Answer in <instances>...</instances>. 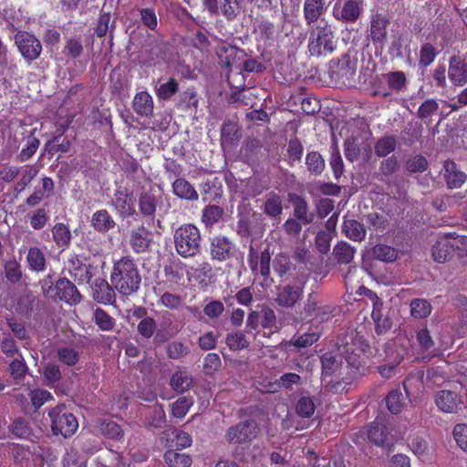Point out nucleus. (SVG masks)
Returning a JSON list of instances; mask_svg holds the SVG:
<instances>
[{"mask_svg": "<svg viewBox=\"0 0 467 467\" xmlns=\"http://www.w3.org/2000/svg\"><path fill=\"white\" fill-rule=\"evenodd\" d=\"M110 280L119 294L130 296L140 288L141 277L134 261L124 256L114 264Z\"/></svg>", "mask_w": 467, "mask_h": 467, "instance_id": "1", "label": "nucleus"}, {"mask_svg": "<svg viewBox=\"0 0 467 467\" xmlns=\"http://www.w3.org/2000/svg\"><path fill=\"white\" fill-rule=\"evenodd\" d=\"M337 47V41L332 26L321 20L318 25L310 30L308 38V51L313 57H327Z\"/></svg>", "mask_w": 467, "mask_h": 467, "instance_id": "2", "label": "nucleus"}, {"mask_svg": "<svg viewBox=\"0 0 467 467\" xmlns=\"http://www.w3.org/2000/svg\"><path fill=\"white\" fill-rule=\"evenodd\" d=\"M175 250L183 258L193 257L201 251L199 229L191 223L177 228L173 234Z\"/></svg>", "mask_w": 467, "mask_h": 467, "instance_id": "3", "label": "nucleus"}, {"mask_svg": "<svg viewBox=\"0 0 467 467\" xmlns=\"http://www.w3.org/2000/svg\"><path fill=\"white\" fill-rule=\"evenodd\" d=\"M463 386L460 382H450L434 394L438 410L444 413L457 414L464 408Z\"/></svg>", "mask_w": 467, "mask_h": 467, "instance_id": "4", "label": "nucleus"}, {"mask_svg": "<svg viewBox=\"0 0 467 467\" xmlns=\"http://www.w3.org/2000/svg\"><path fill=\"white\" fill-rule=\"evenodd\" d=\"M42 289L46 296L54 300L65 301L70 305H77L81 301V295L76 285L67 278L58 279L55 286L50 280L45 279Z\"/></svg>", "mask_w": 467, "mask_h": 467, "instance_id": "5", "label": "nucleus"}, {"mask_svg": "<svg viewBox=\"0 0 467 467\" xmlns=\"http://www.w3.org/2000/svg\"><path fill=\"white\" fill-rule=\"evenodd\" d=\"M51 420V428L55 435L61 434L67 438L78 430V423L76 417L66 410L65 405L52 409L48 413Z\"/></svg>", "mask_w": 467, "mask_h": 467, "instance_id": "6", "label": "nucleus"}, {"mask_svg": "<svg viewBox=\"0 0 467 467\" xmlns=\"http://www.w3.org/2000/svg\"><path fill=\"white\" fill-rule=\"evenodd\" d=\"M257 423L253 420L240 421L231 426L225 433V440L231 444L251 442L258 434Z\"/></svg>", "mask_w": 467, "mask_h": 467, "instance_id": "7", "label": "nucleus"}, {"mask_svg": "<svg viewBox=\"0 0 467 467\" xmlns=\"http://www.w3.org/2000/svg\"><path fill=\"white\" fill-rule=\"evenodd\" d=\"M168 44L159 35L147 34L140 48V56L145 62L165 60Z\"/></svg>", "mask_w": 467, "mask_h": 467, "instance_id": "8", "label": "nucleus"}, {"mask_svg": "<svg viewBox=\"0 0 467 467\" xmlns=\"http://www.w3.org/2000/svg\"><path fill=\"white\" fill-rule=\"evenodd\" d=\"M15 42L23 57L28 62L36 60L41 54V43L32 34L19 31L15 36Z\"/></svg>", "mask_w": 467, "mask_h": 467, "instance_id": "9", "label": "nucleus"}, {"mask_svg": "<svg viewBox=\"0 0 467 467\" xmlns=\"http://www.w3.org/2000/svg\"><path fill=\"white\" fill-rule=\"evenodd\" d=\"M248 265L254 274H260L266 281L271 274V253L269 247L261 252L260 256L253 245L249 247Z\"/></svg>", "mask_w": 467, "mask_h": 467, "instance_id": "10", "label": "nucleus"}, {"mask_svg": "<svg viewBox=\"0 0 467 467\" xmlns=\"http://www.w3.org/2000/svg\"><path fill=\"white\" fill-rule=\"evenodd\" d=\"M305 283L302 280H296L291 284L278 287L275 302L283 307H293L301 298Z\"/></svg>", "mask_w": 467, "mask_h": 467, "instance_id": "11", "label": "nucleus"}, {"mask_svg": "<svg viewBox=\"0 0 467 467\" xmlns=\"http://www.w3.org/2000/svg\"><path fill=\"white\" fill-rule=\"evenodd\" d=\"M211 255L219 262L226 261L235 255L234 245L227 237L216 236L211 243Z\"/></svg>", "mask_w": 467, "mask_h": 467, "instance_id": "12", "label": "nucleus"}, {"mask_svg": "<svg viewBox=\"0 0 467 467\" xmlns=\"http://www.w3.org/2000/svg\"><path fill=\"white\" fill-rule=\"evenodd\" d=\"M150 244L151 234L144 225H140L130 231V244L135 253H145L148 251Z\"/></svg>", "mask_w": 467, "mask_h": 467, "instance_id": "13", "label": "nucleus"}, {"mask_svg": "<svg viewBox=\"0 0 467 467\" xmlns=\"http://www.w3.org/2000/svg\"><path fill=\"white\" fill-rule=\"evenodd\" d=\"M92 296L95 301L100 304H111L115 300L114 289L103 278L95 279L92 286Z\"/></svg>", "mask_w": 467, "mask_h": 467, "instance_id": "14", "label": "nucleus"}, {"mask_svg": "<svg viewBox=\"0 0 467 467\" xmlns=\"http://www.w3.org/2000/svg\"><path fill=\"white\" fill-rule=\"evenodd\" d=\"M444 179L450 189L460 188L467 180V175L459 170L456 163L447 160L444 161Z\"/></svg>", "mask_w": 467, "mask_h": 467, "instance_id": "15", "label": "nucleus"}, {"mask_svg": "<svg viewBox=\"0 0 467 467\" xmlns=\"http://www.w3.org/2000/svg\"><path fill=\"white\" fill-rule=\"evenodd\" d=\"M448 77L453 85L463 87L467 83V64L452 57L450 59Z\"/></svg>", "mask_w": 467, "mask_h": 467, "instance_id": "16", "label": "nucleus"}, {"mask_svg": "<svg viewBox=\"0 0 467 467\" xmlns=\"http://www.w3.org/2000/svg\"><path fill=\"white\" fill-rule=\"evenodd\" d=\"M421 381L425 389H432L447 383L449 375L441 368H431L422 375Z\"/></svg>", "mask_w": 467, "mask_h": 467, "instance_id": "17", "label": "nucleus"}, {"mask_svg": "<svg viewBox=\"0 0 467 467\" xmlns=\"http://www.w3.org/2000/svg\"><path fill=\"white\" fill-rule=\"evenodd\" d=\"M217 54L221 62L227 67L239 64L245 56L244 50L231 45L222 46Z\"/></svg>", "mask_w": 467, "mask_h": 467, "instance_id": "18", "label": "nucleus"}, {"mask_svg": "<svg viewBox=\"0 0 467 467\" xmlns=\"http://www.w3.org/2000/svg\"><path fill=\"white\" fill-rule=\"evenodd\" d=\"M159 202L160 200L152 189L141 192L139 198L140 213L143 216L153 217Z\"/></svg>", "mask_w": 467, "mask_h": 467, "instance_id": "19", "label": "nucleus"}, {"mask_svg": "<svg viewBox=\"0 0 467 467\" xmlns=\"http://www.w3.org/2000/svg\"><path fill=\"white\" fill-rule=\"evenodd\" d=\"M290 202L294 206V215L303 223H311L314 221L315 215L308 210V204L305 198L297 194L290 195Z\"/></svg>", "mask_w": 467, "mask_h": 467, "instance_id": "20", "label": "nucleus"}, {"mask_svg": "<svg viewBox=\"0 0 467 467\" xmlns=\"http://www.w3.org/2000/svg\"><path fill=\"white\" fill-rule=\"evenodd\" d=\"M389 20L382 15L372 16L370 25V37L374 43H384L387 38V26Z\"/></svg>", "mask_w": 467, "mask_h": 467, "instance_id": "21", "label": "nucleus"}, {"mask_svg": "<svg viewBox=\"0 0 467 467\" xmlns=\"http://www.w3.org/2000/svg\"><path fill=\"white\" fill-rule=\"evenodd\" d=\"M368 438L378 446L389 445L390 443L389 432L386 425L378 420L369 426Z\"/></svg>", "mask_w": 467, "mask_h": 467, "instance_id": "22", "label": "nucleus"}, {"mask_svg": "<svg viewBox=\"0 0 467 467\" xmlns=\"http://www.w3.org/2000/svg\"><path fill=\"white\" fill-rule=\"evenodd\" d=\"M133 109L140 116L151 117L153 115L151 96L146 91L137 93L133 99Z\"/></svg>", "mask_w": 467, "mask_h": 467, "instance_id": "23", "label": "nucleus"}, {"mask_svg": "<svg viewBox=\"0 0 467 467\" xmlns=\"http://www.w3.org/2000/svg\"><path fill=\"white\" fill-rule=\"evenodd\" d=\"M324 0H306L304 4V17L308 26L317 22L325 12Z\"/></svg>", "mask_w": 467, "mask_h": 467, "instance_id": "24", "label": "nucleus"}, {"mask_svg": "<svg viewBox=\"0 0 467 467\" xmlns=\"http://www.w3.org/2000/svg\"><path fill=\"white\" fill-rule=\"evenodd\" d=\"M194 384L192 374L186 369L176 371L171 378V386L177 392H185Z\"/></svg>", "mask_w": 467, "mask_h": 467, "instance_id": "25", "label": "nucleus"}, {"mask_svg": "<svg viewBox=\"0 0 467 467\" xmlns=\"http://www.w3.org/2000/svg\"><path fill=\"white\" fill-rule=\"evenodd\" d=\"M431 254L438 263H445L452 257V250L446 235L440 238L432 246Z\"/></svg>", "mask_w": 467, "mask_h": 467, "instance_id": "26", "label": "nucleus"}, {"mask_svg": "<svg viewBox=\"0 0 467 467\" xmlns=\"http://www.w3.org/2000/svg\"><path fill=\"white\" fill-rule=\"evenodd\" d=\"M26 262L30 270L43 272L46 269L47 259L44 252L37 246L28 249Z\"/></svg>", "mask_w": 467, "mask_h": 467, "instance_id": "27", "label": "nucleus"}, {"mask_svg": "<svg viewBox=\"0 0 467 467\" xmlns=\"http://www.w3.org/2000/svg\"><path fill=\"white\" fill-rule=\"evenodd\" d=\"M342 231L347 237L353 241L360 242L366 236L364 225L354 219H346L343 223Z\"/></svg>", "mask_w": 467, "mask_h": 467, "instance_id": "28", "label": "nucleus"}, {"mask_svg": "<svg viewBox=\"0 0 467 467\" xmlns=\"http://www.w3.org/2000/svg\"><path fill=\"white\" fill-rule=\"evenodd\" d=\"M92 226L100 233H106L114 228L116 223L107 210L97 211L91 219Z\"/></svg>", "mask_w": 467, "mask_h": 467, "instance_id": "29", "label": "nucleus"}, {"mask_svg": "<svg viewBox=\"0 0 467 467\" xmlns=\"http://www.w3.org/2000/svg\"><path fill=\"white\" fill-rule=\"evenodd\" d=\"M362 11V1L348 0L341 9L340 19L343 22H356Z\"/></svg>", "mask_w": 467, "mask_h": 467, "instance_id": "30", "label": "nucleus"}, {"mask_svg": "<svg viewBox=\"0 0 467 467\" xmlns=\"http://www.w3.org/2000/svg\"><path fill=\"white\" fill-rule=\"evenodd\" d=\"M265 198L263 207L264 213L270 217L279 216L283 211L282 197L275 192H270Z\"/></svg>", "mask_w": 467, "mask_h": 467, "instance_id": "31", "label": "nucleus"}, {"mask_svg": "<svg viewBox=\"0 0 467 467\" xmlns=\"http://www.w3.org/2000/svg\"><path fill=\"white\" fill-rule=\"evenodd\" d=\"M114 203L123 216H130L135 213L133 199L126 192L119 191L116 193Z\"/></svg>", "mask_w": 467, "mask_h": 467, "instance_id": "32", "label": "nucleus"}, {"mask_svg": "<svg viewBox=\"0 0 467 467\" xmlns=\"http://www.w3.org/2000/svg\"><path fill=\"white\" fill-rule=\"evenodd\" d=\"M173 192L182 199L195 201L198 199V193L192 184L184 179H177L173 184Z\"/></svg>", "mask_w": 467, "mask_h": 467, "instance_id": "33", "label": "nucleus"}, {"mask_svg": "<svg viewBox=\"0 0 467 467\" xmlns=\"http://www.w3.org/2000/svg\"><path fill=\"white\" fill-rule=\"evenodd\" d=\"M397 142L396 137L391 135L379 138L374 146L375 154L378 157L388 156L395 150Z\"/></svg>", "mask_w": 467, "mask_h": 467, "instance_id": "34", "label": "nucleus"}, {"mask_svg": "<svg viewBox=\"0 0 467 467\" xmlns=\"http://www.w3.org/2000/svg\"><path fill=\"white\" fill-rule=\"evenodd\" d=\"M73 267L70 269L71 275L75 281L78 284H88L90 282L92 275V266L90 265H83L78 262V265L72 261Z\"/></svg>", "mask_w": 467, "mask_h": 467, "instance_id": "35", "label": "nucleus"}, {"mask_svg": "<svg viewBox=\"0 0 467 467\" xmlns=\"http://www.w3.org/2000/svg\"><path fill=\"white\" fill-rule=\"evenodd\" d=\"M307 171L314 175H320L326 166L325 160L317 151H310L306 157Z\"/></svg>", "mask_w": 467, "mask_h": 467, "instance_id": "36", "label": "nucleus"}, {"mask_svg": "<svg viewBox=\"0 0 467 467\" xmlns=\"http://www.w3.org/2000/svg\"><path fill=\"white\" fill-rule=\"evenodd\" d=\"M57 359L68 367L75 366L79 361V352L70 347H60L57 350Z\"/></svg>", "mask_w": 467, "mask_h": 467, "instance_id": "37", "label": "nucleus"}, {"mask_svg": "<svg viewBox=\"0 0 467 467\" xmlns=\"http://www.w3.org/2000/svg\"><path fill=\"white\" fill-rule=\"evenodd\" d=\"M355 254V249L348 243H338L333 250V254L339 264H349Z\"/></svg>", "mask_w": 467, "mask_h": 467, "instance_id": "38", "label": "nucleus"}, {"mask_svg": "<svg viewBox=\"0 0 467 467\" xmlns=\"http://www.w3.org/2000/svg\"><path fill=\"white\" fill-rule=\"evenodd\" d=\"M388 410L394 414L401 411L404 406V397L400 389H392L386 397Z\"/></svg>", "mask_w": 467, "mask_h": 467, "instance_id": "39", "label": "nucleus"}, {"mask_svg": "<svg viewBox=\"0 0 467 467\" xmlns=\"http://www.w3.org/2000/svg\"><path fill=\"white\" fill-rule=\"evenodd\" d=\"M164 458L170 467H190L192 464V458L189 455L176 451H168Z\"/></svg>", "mask_w": 467, "mask_h": 467, "instance_id": "40", "label": "nucleus"}, {"mask_svg": "<svg viewBox=\"0 0 467 467\" xmlns=\"http://www.w3.org/2000/svg\"><path fill=\"white\" fill-rule=\"evenodd\" d=\"M53 239L58 247H65L69 244L71 234L64 223H56L52 229Z\"/></svg>", "mask_w": 467, "mask_h": 467, "instance_id": "41", "label": "nucleus"}, {"mask_svg": "<svg viewBox=\"0 0 467 467\" xmlns=\"http://www.w3.org/2000/svg\"><path fill=\"white\" fill-rule=\"evenodd\" d=\"M225 343L233 351L247 348L250 345L244 333L241 331L227 334Z\"/></svg>", "mask_w": 467, "mask_h": 467, "instance_id": "42", "label": "nucleus"}, {"mask_svg": "<svg viewBox=\"0 0 467 467\" xmlns=\"http://www.w3.org/2000/svg\"><path fill=\"white\" fill-rule=\"evenodd\" d=\"M431 308V305L425 299L416 298L410 302V314L415 318L428 317Z\"/></svg>", "mask_w": 467, "mask_h": 467, "instance_id": "43", "label": "nucleus"}, {"mask_svg": "<svg viewBox=\"0 0 467 467\" xmlns=\"http://www.w3.org/2000/svg\"><path fill=\"white\" fill-rule=\"evenodd\" d=\"M99 431L107 438L120 440L123 431L120 426L112 420H103L99 425Z\"/></svg>", "mask_w": 467, "mask_h": 467, "instance_id": "44", "label": "nucleus"}, {"mask_svg": "<svg viewBox=\"0 0 467 467\" xmlns=\"http://www.w3.org/2000/svg\"><path fill=\"white\" fill-rule=\"evenodd\" d=\"M439 109L438 102L433 99H429L425 100L420 107L417 111V117L423 120L425 123H429L431 121V117L436 114Z\"/></svg>", "mask_w": 467, "mask_h": 467, "instance_id": "45", "label": "nucleus"}, {"mask_svg": "<svg viewBox=\"0 0 467 467\" xmlns=\"http://www.w3.org/2000/svg\"><path fill=\"white\" fill-rule=\"evenodd\" d=\"M374 258L383 262H393L397 259L398 253L396 249L386 244H377L372 249Z\"/></svg>", "mask_w": 467, "mask_h": 467, "instance_id": "46", "label": "nucleus"}, {"mask_svg": "<svg viewBox=\"0 0 467 467\" xmlns=\"http://www.w3.org/2000/svg\"><path fill=\"white\" fill-rule=\"evenodd\" d=\"M6 279L12 283H18L23 277L21 265L16 260H9L4 265Z\"/></svg>", "mask_w": 467, "mask_h": 467, "instance_id": "47", "label": "nucleus"}, {"mask_svg": "<svg viewBox=\"0 0 467 467\" xmlns=\"http://www.w3.org/2000/svg\"><path fill=\"white\" fill-rule=\"evenodd\" d=\"M147 422L154 428H162L166 422V416L163 408L158 404L150 407L147 416Z\"/></svg>", "mask_w": 467, "mask_h": 467, "instance_id": "48", "label": "nucleus"}, {"mask_svg": "<svg viewBox=\"0 0 467 467\" xmlns=\"http://www.w3.org/2000/svg\"><path fill=\"white\" fill-rule=\"evenodd\" d=\"M179 89V84L176 79L170 78L166 83H162L156 88V94L159 99H170Z\"/></svg>", "mask_w": 467, "mask_h": 467, "instance_id": "49", "label": "nucleus"}, {"mask_svg": "<svg viewBox=\"0 0 467 467\" xmlns=\"http://www.w3.org/2000/svg\"><path fill=\"white\" fill-rule=\"evenodd\" d=\"M273 266L278 275L283 277L290 271L292 263L287 254L280 253L275 256Z\"/></svg>", "mask_w": 467, "mask_h": 467, "instance_id": "50", "label": "nucleus"}, {"mask_svg": "<svg viewBox=\"0 0 467 467\" xmlns=\"http://www.w3.org/2000/svg\"><path fill=\"white\" fill-rule=\"evenodd\" d=\"M315 404L310 397H301L296 405V413L303 418H310L315 412Z\"/></svg>", "mask_w": 467, "mask_h": 467, "instance_id": "51", "label": "nucleus"}, {"mask_svg": "<svg viewBox=\"0 0 467 467\" xmlns=\"http://www.w3.org/2000/svg\"><path fill=\"white\" fill-rule=\"evenodd\" d=\"M36 300L33 293L29 290H26L22 293L16 304V311L20 314H27L33 309V305Z\"/></svg>", "mask_w": 467, "mask_h": 467, "instance_id": "52", "label": "nucleus"}, {"mask_svg": "<svg viewBox=\"0 0 467 467\" xmlns=\"http://www.w3.org/2000/svg\"><path fill=\"white\" fill-rule=\"evenodd\" d=\"M35 130L32 131L34 133ZM40 141L31 134L26 140V148H23L18 155V161L24 162L31 158L38 149Z\"/></svg>", "mask_w": 467, "mask_h": 467, "instance_id": "53", "label": "nucleus"}, {"mask_svg": "<svg viewBox=\"0 0 467 467\" xmlns=\"http://www.w3.org/2000/svg\"><path fill=\"white\" fill-rule=\"evenodd\" d=\"M223 213V208L218 205H208L202 212V220L205 224H213L217 223Z\"/></svg>", "mask_w": 467, "mask_h": 467, "instance_id": "54", "label": "nucleus"}, {"mask_svg": "<svg viewBox=\"0 0 467 467\" xmlns=\"http://www.w3.org/2000/svg\"><path fill=\"white\" fill-rule=\"evenodd\" d=\"M95 323L104 331H110L115 326L114 319L104 310L98 308L94 313Z\"/></svg>", "mask_w": 467, "mask_h": 467, "instance_id": "55", "label": "nucleus"}, {"mask_svg": "<svg viewBox=\"0 0 467 467\" xmlns=\"http://www.w3.org/2000/svg\"><path fill=\"white\" fill-rule=\"evenodd\" d=\"M189 348L182 342L171 341L167 345V355L171 359H179L186 357Z\"/></svg>", "mask_w": 467, "mask_h": 467, "instance_id": "56", "label": "nucleus"}, {"mask_svg": "<svg viewBox=\"0 0 467 467\" xmlns=\"http://www.w3.org/2000/svg\"><path fill=\"white\" fill-rule=\"evenodd\" d=\"M389 87L394 90L400 91L405 88L406 76L401 71L390 72L384 75Z\"/></svg>", "mask_w": 467, "mask_h": 467, "instance_id": "57", "label": "nucleus"}, {"mask_svg": "<svg viewBox=\"0 0 467 467\" xmlns=\"http://www.w3.org/2000/svg\"><path fill=\"white\" fill-rule=\"evenodd\" d=\"M241 0H221V10L227 20H234L239 13Z\"/></svg>", "mask_w": 467, "mask_h": 467, "instance_id": "58", "label": "nucleus"}, {"mask_svg": "<svg viewBox=\"0 0 467 467\" xmlns=\"http://www.w3.org/2000/svg\"><path fill=\"white\" fill-rule=\"evenodd\" d=\"M157 328V323L153 317H147L140 320L138 324L137 330L144 338H150Z\"/></svg>", "mask_w": 467, "mask_h": 467, "instance_id": "59", "label": "nucleus"}, {"mask_svg": "<svg viewBox=\"0 0 467 467\" xmlns=\"http://www.w3.org/2000/svg\"><path fill=\"white\" fill-rule=\"evenodd\" d=\"M43 377L48 385H53L61 379V371L58 365L47 363L43 368Z\"/></svg>", "mask_w": 467, "mask_h": 467, "instance_id": "60", "label": "nucleus"}, {"mask_svg": "<svg viewBox=\"0 0 467 467\" xmlns=\"http://www.w3.org/2000/svg\"><path fill=\"white\" fill-rule=\"evenodd\" d=\"M192 405V400L186 397H182V398L178 399L171 405L172 415L174 417L180 418V419L184 417Z\"/></svg>", "mask_w": 467, "mask_h": 467, "instance_id": "61", "label": "nucleus"}, {"mask_svg": "<svg viewBox=\"0 0 467 467\" xmlns=\"http://www.w3.org/2000/svg\"><path fill=\"white\" fill-rule=\"evenodd\" d=\"M12 433L22 439H26L31 435V429L26 420L19 418L16 420L10 426Z\"/></svg>", "mask_w": 467, "mask_h": 467, "instance_id": "62", "label": "nucleus"}, {"mask_svg": "<svg viewBox=\"0 0 467 467\" xmlns=\"http://www.w3.org/2000/svg\"><path fill=\"white\" fill-rule=\"evenodd\" d=\"M428 167V161L421 155H415L410 158L406 162V169L412 173L422 172Z\"/></svg>", "mask_w": 467, "mask_h": 467, "instance_id": "63", "label": "nucleus"}, {"mask_svg": "<svg viewBox=\"0 0 467 467\" xmlns=\"http://www.w3.org/2000/svg\"><path fill=\"white\" fill-rule=\"evenodd\" d=\"M453 436L458 446L467 452V424H457L453 429Z\"/></svg>", "mask_w": 467, "mask_h": 467, "instance_id": "64", "label": "nucleus"}]
</instances>
